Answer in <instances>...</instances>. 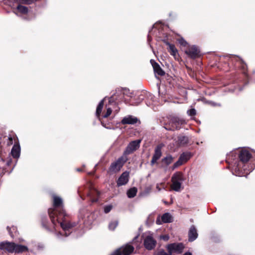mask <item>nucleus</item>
I'll return each mask as SVG.
<instances>
[{
  "label": "nucleus",
  "instance_id": "15",
  "mask_svg": "<svg viewBox=\"0 0 255 255\" xmlns=\"http://www.w3.org/2000/svg\"><path fill=\"white\" fill-rule=\"evenodd\" d=\"M198 233L197 230L194 226H192L188 233L189 241L193 242L198 237Z\"/></svg>",
  "mask_w": 255,
  "mask_h": 255
},
{
  "label": "nucleus",
  "instance_id": "18",
  "mask_svg": "<svg viewBox=\"0 0 255 255\" xmlns=\"http://www.w3.org/2000/svg\"><path fill=\"white\" fill-rule=\"evenodd\" d=\"M99 195V192L95 189H91L88 194V196L90 197L92 202H97Z\"/></svg>",
  "mask_w": 255,
  "mask_h": 255
},
{
  "label": "nucleus",
  "instance_id": "2",
  "mask_svg": "<svg viewBox=\"0 0 255 255\" xmlns=\"http://www.w3.org/2000/svg\"><path fill=\"white\" fill-rule=\"evenodd\" d=\"M183 177L182 173L177 172L173 174L171 178L172 184L171 187L172 190L176 192L181 191V184L183 181Z\"/></svg>",
  "mask_w": 255,
  "mask_h": 255
},
{
  "label": "nucleus",
  "instance_id": "11",
  "mask_svg": "<svg viewBox=\"0 0 255 255\" xmlns=\"http://www.w3.org/2000/svg\"><path fill=\"white\" fill-rule=\"evenodd\" d=\"M171 123L172 124V128H165L166 129L168 130H174L179 129L180 128V126L183 123V121L179 120L177 118H174L171 120Z\"/></svg>",
  "mask_w": 255,
  "mask_h": 255
},
{
  "label": "nucleus",
  "instance_id": "5",
  "mask_svg": "<svg viewBox=\"0 0 255 255\" xmlns=\"http://www.w3.org/2000/svg\"><path fill=\"white\" fill-rule=\"evenodd\" d=\"M141 140H135L130 142L126 148L124 154L127 155L132 153L133 151L137 150L140 146Z\"/></svg>",
  "mask_w": 255,
  "mask_h": 255
},
{
  "label": "nucleus",
  "instance_id": "9",
  "mask_svg": "<svg viewBox=\"0 0 255 255\" xmlns=\"http://www.w3.org/2000/svg\"><path fill=\"white\" fill-rule=\"evenodd\" d=\"M129 180V173L128 172H124L119 178L117 181V185L121 186L126 185Z\"/></svg>",
  "mask_w": 255,
  "mask_h": 255
},
{
  "label": "nucleus",
  "instance_id": "4",
  "mask_svg": "<svg viewBox=\"0 0 255 255\" xmlns=\"http://www.w3.org/2000/svg\"><path fill=\"white\" fill-rule=\"evenodd\" d=\"M127 160L126 157L122 156L119 158L117 160L111 164L109 169L110 171L116 173L120 171Z\"/></svg>",
  "mask_w": 255,
  "mask_h": 255
},
{
  "label": "nucleus",
  "instance_id": "21",
  "mask_svg": "<svg viewBox=\"0 0 255 255\" xmlns=\"http://www.w3.org/2000/svg\"><path fill=\"white\" fill-rule=\"evenodd\" d=\"M137 192V190L136 188L132 187V188L129 189L128 190L127 195L128 198H133L136 195Z\"/></svg>",
  "mask_w": 255,
  "mask_h": 255
},
{
  "label": "nucleus",
  "instance_id": "22",
  "mask_svg": "<svg viewBox=\"0 0 255 255\" xmlns=\"http://www.w3.org/2000/svg\"><path fill=\"white\" fill-rule=\"evenodd\" d=\"M104 106V100L101 101L99 103L96 110V116L97 117L100 119V114L102 112V110L103 109Z\"/></svg>",
  "mask_w": 255,
  "mask_h": 255
},
{
  "label": "nucleus",
  "instance_id": "6",
  "mask_svg": "<svg viewBox=\"0 0 255 255\" xmlns=\"http://www.w3.org/2000/svg\"><path fill=\"white\" fill-rule=\"evenodd\" d=\"M156 244V240H155L151 235L146 236L144 240V247L148 250L153 249Z\"/></svg>",
  "mask_w": 255,
  "mask_h": 255
},
{
  "label": "nucleus",
  "instance_id": "36",
  "mask_svg": "<svg viewBox=\"0 0 255 255\" xmlns=\"http://www.w3.org/2000/svg\"><path fill=\"white\" fill-rule=\"evenodd\" d=\"M112 110L110 108H109L107 110L106 113L103 116V118H106L109 117L112 113Z\"/></svg>",
  "mask_w": 255,
  "mask_h": 255
},
{
  "label": "nucleus",
  "instance_id": "34",
  "mask_svg": "<svg viewBox=\"0 0 255 255\" xmlns=\"http://www.w3.org/2000/svg\"><path fill=\"white\" fill-rule=\"evenodd\" d=\"M113 208V206L111 205L106 206L104 207V212L105 213H108L111 211Z\"/></svg>",
  "mask_w": 255,
  "mask_h": 255
},
{
  "label": "nucleus",
  "instance_id": "7",
  "mask_svg": "<svg viewBox=\"0 0 255 255\" xmlns=\"http://www.w3.org/2000/svg\"><path fill=\"white\" fill-rule=\"evenodd\" d=\"M185 53L191 58L194 59L199 56L200 51L195 45L188 47L185 50Z\"/></svg>",
  "mask_w": 255,
  "mask_h": 255
},
{
  "label": "nucleus",
  "instance_id": "1",
  "mask_svg": "<svg viewBox=\"0 0 255 255\" xmlns=\"http://www.w3.org/2000/svg\"><path fill=\"white\" fill-rule=\"evenodd\" d=\"M53 206L54 209H50L48 210L49 216L51 222L54 225L57 223L60 224L61 227L65 232L66 236H68L70 233L69 230L74 226V225L68 222L66 220V214L63 210L62 199L58 196H53Z\"/></svg>",
  "mask_w": 255,
  "mask_h": 255
},
{
  "label": "nucleus",
  "instance_id": "26",
  "mask_svg": "<svg viewBox=\"0 0 255 255\" xmlns=\"http://www.w3.org/2000/svg\"><path fill=\"white\" fill-rule=\"evenodd\" d=\"M118 225V221H111L109 224V229L111 231H114Z\"/></svg>",
  "mask_w": 255,
  "mask_h": 255
},
{
  "label": "nucleus",
  "instance_id": "16",
  "mask_svg": "<svg viewBox=\"0 0 255 255\" xmlns=\"http://www.w3.org/2000/svg\"><path fill=\"white\" fill-rule=\"evenodd\" d=\"M138 120L136 118L132 116H128L123 118L122 120L121 123L123 125L130 124L133 125L136 124Z\"/></svg>",
  "mask_w": 255,
  "mask_h": 255
},
{
  "label": "nucleus",
  "instance_id": "24",
  "mask_svg": "<svg viewBox=\"0 0 255 255\" xmlns=\"http://www.w3.org/2000/svg\"><path fill=\"white\" fill-rule=\"evenodd\" d=\"M10 164V161L7 160L5 161L0 156V168L5 169L6 166L9 165Z\"/></svg>",
  "mask_w": 255,
  "mask_h": 255
},
{
  "label": "nucleus",
  "instance_id": "30",
  "mask_svg": "<svg viewBox=\"0 0 255 255\" xmlns=\"http://www.w3.org/2000/svg\"><path fill=\"white\" fill-rule=\"evenodd\" d=\"M156 188L158 191H160L161 189H165L166 186L164 183H157L156 186Z\"/></svg>",
  "mask_w": 255,
  "mask_h": 255
},
{
  "label": "nucleus",
  "instance_id": "12",
  "mask_svg": "<svg viewBox=\"0 0 255 255\" xmlns=\"http://www.w3.org/2000/svg\"><path fill=\"white\" fill-rule=\"evenodd\" d=\"M161 147L160 145L157 146L154 151V153L152 156L151 161V165H153L161 156Z\"/></svg>",
  "mask_w": 255,
  "mask_h": 255
},
{
  "label": "nucleus",
  "instance_id": "23",
  "mask_svg": "<svg viewBox=\"0 0 255 255\" xmlns=\"http://www.w3.org/2000/svg\"><path fill=\"white\" fill-rule=\"evenodd\" d=\"M174 160V158L170 155H168L162 159V162L166 165L171 164Z\"/></svg>",
  "mask_w": 255,
  "mask_h": 255
},
{
  "label": "nucleus",
  "instance_id": "8",
  "mask_svg": "<svg viewBox=\"0 0 255 255\" xmlns=\"http://www.w3.org/2000/svg\"><path fill=\"white\" fill-rule=\"evenodd\" d=\"M120 248L123 255H131L134 250V248L130 243H128Z\"/></svg>",
  "mask_w": 255,
  "mask_h": 255
},
{
  "label": "nucleus",
  "instance_id": "19",
  "mask_svg": "<svg viewBox=\"0 0 255 255\" xmlns=\"http://www.w3.org/2000/svg\"><path fill=\"white\" fill-rule=\"evenodd\" d=\"M20 152V146L18 144H15L11 150V154L14 158H18L19 156Z\"/></svg>",
  "mask_w": 255,
  "mask_h": 255
},
{
  "label": "nucleus",
  "instance_id": "35",
  "mask_svg": "<svg viewBox=\"0 0 255 255\" xmlns=\"http://www.w3.org/2000/svg\"><path fill=\"white\" fill-rule=\"evenodd\" d=\"M156 255H172L171 253H166L164 250H162L159 251L157 254Z\"/></svg>",
  "mask_w": 255,
  "mask_h": 255
},
{
  "label": "nucleus",
  "instance_id": "27",
  "mask_svg": "<svg viewBox=\"0 0 255 255\" xmlns=\"http://www.w3.org/2000/svg\"><path fill=\"white\" fill-rule=\"evenodd\" d=\"M178 141L181 145L186 144L188 141V138L185 136H180L178 138Z\"/></svg>",
  "mask_w": 255,
  "mask_h": 255
},
{
  "label": "nucleus",
  "instance_id": "3",
  "mask_svg": "<svg viewBox=\"0 0 255 255\" xmlns=\"http://www.w3.org/2000/svg\"><path fill=\"white\" fill-rule=\"evenodd\" d=\"M185 247L183 243H172L167 245L166 249L169 253L181 254Z\"/></svg>",
  "mask_w": 255,
  "mask_h": 255
},
{
  "label": "nucleus",
  "instance_id": "32",
  "mask_svg": "<svg viewBox=\"0 0 255 255\" xmlns=\"http://www.w3.org/2000/svg\"><path fill=\"white\" fill-rule=\"evenodd\" d=\"M110 255H123L121 250L120 248H119L114 251Z\"/></svg>",
  "mask_w": 255,
  "mask_h": 255
},
{
  "label": "nucleus",
  "instance_id": "37",
  "mask_svg": "<svg viewBox=\"0 0 255 255\" xmlns=\"http://www.w3.org/2000/svg\"><path fill=\"white\" fill-rule=\"evenodd\" d=\"M13 143V138L12 137L9 136L7 138V145L10 146Z\"/></svg>",
  "mask_w": 255,
  "mask_h": 255
},
{
  "label": "nucleus",
  "instance_id": "17",
  "mask_svg": "<svg viewBox=\"0 0 255 255\" xmlns=\"http://www.w3.org/2000/svg\"><path fill=\"white\" fill-rule=\"evenodd\" d=\"M15 247V243L5 242L2 243L0 245V248L7 251L9 253H13Z\"/></svg>",
  "mask_w": 255,
  "mask_h": 255
},
{
  "label": "nucleus",
  "instance_id": "43",
  "mask_svg": "<svg viewBox=\"0 0 255 255\" xmlns=\"http://www.w3.org/2000/svg\"><path fill=\"white\" fill-rule=\"evenodd\" d=\"M26 2H28V1L29 0H24Z\"/></svg>",
  "mask_w": 255,
  "mask_h": 255
},
{
  "label": "nucleus",
  "instance_id": "20",
  "mask_svg": "<svg viewBox=\"0 0 255 255\" xmlns=\"http://www.w3.org/2000/svg\"><path fill=\"white\" fill-rule=\"evenodd\" d=\"M27 250L26 246L15 244L13 253L19 254L26 252Z\"/></svg>",
  "mask_w": 255,
  "mask_h": 255
},
{
  "label": "nucleus",
  "instance_id": "25",
  "mask_svg": "<svg viewBox=\"0 0 255 255\" xmlns=\"http://www.w3.org/2000/svg\"><path fill=\"white\" fill-rule=\"evenodd\" d=\"M169 46V50L168 51L170 53L171 55L175 56L176 54L177 53V50L175 48V46L173 44H170L169 43L167 44Z\"/></svg>",
  "mask_w": 255,
  "mask_h": 255
},
{
  "label": "nucleus",
  "instance_id": "29",
  "mask_svg": "<svg viewBox=\"0 0 255 255\" xmlns=\"http://www.w3.org/2000/svg\"><path fill=\"white\" fill-rule=\"evenodd\" d=\"M17 9L19 12L22 13H26L28 11V8L27 7L21 5H18Z\"/></svg>",
  "mask_w": 255,
  "mask_h": 255
},
{
  "label": "nucleus",
  "instance_id": "31",
  "mask_svg": "<svg viewBox=\"0 0 255 255\" xmlns=\"http://www.w3.org/2000/svg\"><path fill=\"white\" fill-rule=\"evenodd\" d=\"M180 157H183L182 158V160L183 161V162H186L189 159V155L187 153H182Z\"/></svg>",
  "mask_w": 255,
  "mask_h": 255
},
{
  "label": "nucleus",
  "instance_id": "33",
  "mask_svg": "<svg viewBox=\"0 0 255 255\" xmlns=\"http://www.w3.org/2000/svg\"><path fill=\"white\" fill-rule=\"evenodd\" d=\"M187 114L190 116H193L196 115V112L194 109H191L187 111Z\"/></svg>",
  "mask_w": 255,
  "mask_h": 255
},
{
  "label": "nucleus",
  "instance_id": "38",
  "mask_svg": "<svg viewBox=\"0 0 255 255\" xmlns=\"http://www.w3.org/2000/svg\"><path fill=\"white\" fill-rule=\"evenodd\" d=\"M179 43L181 45H182L183 46H186L187 45V42L184 39H183V38L180 39L179 40Z\"/></svg>",
  "mask_w": 255,
  "mask_h": 255
},
{
  "label": "nucleus",
  "instance_id": "28",
  "mask_svg": "<svg viewBox=\"0 0 255 255\" xmlns=\"http://www.w3.org/2000/svg\"><path fill=\"white\" fill-rule=\"evenodd\" d=\"M182 158L183 157H180L178 161L174 163L173 166L172 167V170H174L175 168H177L178 166L181 165L183 163V161L182 160Z\"/></svg>",
  "mask_w": 255,
  "mask_h": 255
},
{
  "label": "nucleus",
  "instance_id": "42",
  "mask_svg": "<svg viewBox=\"0 0 255 255\" xmlns=\"http://www.w3.org/2000/svg\"><path fill=\"white\" fill-rule=\"evenodd\" d=\"M60 235H61V233H58V234H57V236H58V237H59V236H60Z\"/></svg>",
  "mask_w": 255,
  "mask_h": 255
},
{
  "label": "nucleus",
  "instance_id": "13",
  "mask_svg": "<svg viewBox=\"0 0 255 255\" xmlns=\"http://www.w3.org/2000/svg\"><path fill=\"white\" fill-rule=\"evenodd\" d=\"M251 157V154L247 150H242L239 155L240 160L243 162H247Z\"/></svg>",
  "mask_w": 255,
  "mask_h": 255
},
{
  "label": "nucleus",
  "instance_id": "41",
  "mask_svg": "<svg viewBox=\"0 0 255 255\" xmlns=\"http://www.w3.org/2000/svg\"><path fill=\"white\" fill-rule=\"evenodd\" d=\"M183 255H192V254L190 253L187 252V253H185Z\"/></svg>",
  "mask_w": 255,
  "mask_h": 255
},
{
  "label": "nucleus",
  "instance_id": "14",
  "mask_svg": "<svg viewBox=\"0 0 255 255\" xmlns=\"http://www.w3.org/2000/svg\"><path fill=\"white\" fill-rule=\"evenodd\" d=\"M162 221H160L159 217H158L156 221V223L158 225L161 224L162 222L163 223H170L172 222V216L169 213H165L161 217Z\"/></svg>",
  "mask_w": 255,
  "mask_h": 255
},
{
  "label": "nucleus",
  "instance_id": "40",
  "mask_svg": "<svg viewBox=\"0 0 255 255\" xmlns=\"http://www.w3.org/2000/svg\"><path fill=\"white\" fill-rule=\"evenodd\" d=\"M160 239L163 240L164 241H167L169 240V237L168 235L161 236Z\"/></svg>",
  "mask_w": 255,
  "mask_h": 255
},
{
  "label": "nucleus",
  "instance_id": "39",
  "mask_svg": "<svg viewBox=\"0 0 255 255\" xmlns=\"http://www.w3.org/2000/svg\"><path fill=\"white\" fill-rule=\"evenodd\" d=\"M11 229H12L13 230H15V227H12L11 228H10L9 227H7V230H8V232H9V235H10V236H11V237H13V235H12V233H11V231H10Z\"/></svg>",
  "mask_w": 255,
  "mask_h": 255
},
{
  "label": "nucleus",
  "instance_id": "10",
  "mask_svg": "<svg viewBox=\"0 0 255 255\" xmlns=\"http://www.w3.org/2000/svg\"><path fill=\"white\" fill-rule=\"evenodd\" d=\"M150 63L152 65L154 73L159 76H163L165 75L164 71L162 69L159 65L156 63L154 60H150Z\"/></svg>",
  "mask_w": 255,
  "mask_h": 255
}]
</instances>
